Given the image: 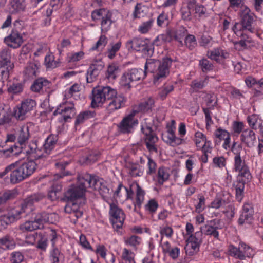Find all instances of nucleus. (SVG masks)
<instances>
[{
    "label": "nucleus",
    "mask_w": 263,
    "mask_h": 263,
    "mask_svg": "<svg viewBox=\"0 0 263 263\" xmlns=\"http://www.w3.org/2000/svg\"><path fill=\"white\" fill-rule=\"evenodd\" d=\"M14 239L8 235L0 238V248L4 250H11L15 248Z\"/></svg>",
    "instance_id": "nucleus-34"
},
{
    "label": "nucleus",
    "mask_w": 263,
    "mask_h": 263,
    "mask_svg": "<svg viewBox=\"0 0 263 263\" xmlns=\"http://www.w3.org/2000/svg\"><path fill=\"white\" fill-rule=\"evenodd\" d=\"M253 214H251L241 213L238 220V224L243 225L251 223L253 219Z\"/></svg>",
    "instance_id": "nucleus-58"
},
{
    "label": "nucleus",
    "mask_w": 263,
    "mask_h": 263,
    "mask_svg": "<svg viewBox=\"0 0 263 263\" xmlns=\"http://www.w3.org/2000/svg\"><path fill=\"white\" fill-rule=\"evenodd\" d=\"M137 190L136 192V197L135 202L136 207L140 208L144 200L145 192L137 184Z\"/></svg>",
    "instance_id": "nucleus-47"
},
{
    "label": "nucleus",
    "mask_w": 263,
    "mask_h": 263,
    "mask_svg": "<svg viewBox=\"0 0 263 263\" xmlns=\"http://www.w3.org/2000/svg\"><path fill=\"white\" fill-rule=\"evenodd\" d=\"M62 190V185L59 182H55L51 186L48 196L51 200L57 198V194Z\"/></svg>",
    "instance_id": "nucleus-50"
},
{
    "label": "nucleus",
    "mask_w": 263,
    "mask_h": 263,
    "mask_svg": "<svg viewBox=\"0 0 263 263\" xmlns=\"http://www.w3.org/2000/svg\"><path fill=\"white\" fill-rule=\"evenodd\" d=\"M101 88L106 101L113 99L117 95V90L110 86H101Z\"/></svg>",
    "instance_id": "nucleus-41"
},
{
    "label": "nucleus",
    "mask_w": 263,
    "mask_h": 263,
    "mask_svg": "<svg viewBox=\"0 0 263 263\" xmlns=\"http://www.w3.org/2000/svg\"><path fill=\"white\" fill-rule=\"evenodd\" d=\"M58 114H61L65 122H67L68 119H71L76 114V109L74 107L73 104H71L70 106L65 107L64 109L57 108L53 113L54 116Z\"/></svg>",
    "instance_id": "nucleus-22"
},
{
    "label": "nucleus",
    "mask_w": 263,
    "mask_h": 263,
    "mask_svg": "<svg viewBox=\"0 0 263 263\" xmlns=\"http://www.w3.org/2000/svg\"><path fill=\"white\" fill-rule=\"evenodd\" d=\"M141 129L145 136V143L150 142L151 143H156L158 141V138L156 135L154 133L151 127L147 126L145 128H144L142 126Z\"/></svg>",
    "instance_id": "nucleus-31"
},
{
    "label": "nucleus",
    "mask_w": 263,
    "mask_h": 263,
    "mask_svg": "<svg viewBox=\"0 0 263 263\" xmlns=\"http://www.w3.org/2000/svg\"><path fill=\"white\" fill-rule=\"evenodd\" d=\"M170 21L168 14L163 11L157 17V23L159 27L167 25Z\"/></svg>",
    "instance_id": "nucleus-59"
},
{
    "label": "nucleus",
    "mask_w": 263,
    "mask_h": 263,
    "mask_svg": "<svg viewBox=\"0 0 263 263\" xmlns=\"http://www.w3.org/2000/svg\"><path fill=\"white\" fill-rule=\"evenodd\" d=\"M195 136L197 138L202 139V141L204 142V144L200 147L202 148L203 153H211L212 149V147L211 146V143L210 141L206 140L204 135L200 132H198L195 133Z\"/></svg>",
    "instance_id": "nucleus-40"
},
{
    "label": "nucleus",
    "mask_w": 263,
    "mask_h": 263,
    "mask_svg": "<svg viewBox=\"0 0 263 263\" xmlns=\"http://www.w3.org/2000/svg\"><path fill=\"white\" fill-rule=\"evenodd\" d=\"M14 166L12 171L15 181H23L30 176L35 171L36 165V162L30 161L23 164L18 168H16L15 163H13Z\"/></svg>",
    "instance_id": "nucleus-8"
},
{
    "label": "nucleus",
    "mask_w": 263,
    "mask_h": 263,
    "mask_svg": "<svg viewBox=\"0 0 263 263\" xmlns=\"http://www.w3.org/2000/svg\"><path fill=\"white\" fill-rule=\"evenodd\" d=\"M146 77L142 69L132 68L125 72L121 77V85L128 89H130V84L135 81H137Z\"/></svg>",
    "instance_id": "nucleus-9"
},
{
    "label": "nucleus",
    "mask_w": 263,
    "mask_h": 263,
    "mask_svg": "<svg viewBox=\"0 0 263 263\" xmlns=\"http://www.w3.org/2000/svg\"><path fill=\"white\" fill-rule=\"evenodd\" d=\"M202 233L196 232L194 235H191L186 239L184 248L185 253L189 255H193L198 252L201 243Z\"/></svg>",
    "instance_id": "nucleus-12"
},
{
    "label": "nucleus",
    "mask_w": 263,
    "mask_h": 263,
    "mask_svg": "<svg viewBox=\"0 0 263 263\" xmlns=\"http://www.w3.org/2000/svg\"><path fill=\"white\" fill-rule=\"evenodd\" d=\"M228 252L231 256L240 260L252 257L255 253L253 248L242 241L239 243L238 248L233 245H229L228 247Z\"/></svg>",
    "instance_id": "nucleus-6"
},
{
    "label": "nucleus",
    "mask_w": 263,
    "mask_h": 263,
    "mask_svg": "<svg viewBox=\"0 0 263 263\" xmlns=\"http://www.w3.org/2000/svg\"><path fill=\"white\" fill-rule=\"evenodd\" d=\"M77 181H100L99 176L89 174L86 172H83L78 173L77 176Z\"/></svg>",
    "instance_id": "nucleus-42"
},
{
    "label": "nucleus",
    "mask_w": 263,
    "mask_h": 263,
    "mask_svg": "<svg viewBox=\"0 0 263 263\" xmlns=\"http://www.w3.org/2000/svg\"><path fill=\"white\" fill-rule=\"evenodd\" d=\"M101 182H77L70 185L64 193L65 198L69 201H85V193L87 187L97 191L100 189Z\"/></svg>",
    "instance_id": "nucleus-2"
},
{
    "label": "nucleus",
    "mask_w": 263,
    "mask_h": 263,
    "mask_svg": "<svg viewBox=\"0 0 263 263\" xmlns=\"http://www.w3.org/2000/svg\"><path fill=\"white\" fill-rule=\"evenodd\" d=\"M36 106L35 100L27 99L22 102L20 106L14 108L13 115L18 120H23L26 117V114L33 109Z\"/></svg>",
    "instance_id": "nucleus-11"
},
{
    "label": "nucleus",
    "mask_w": 263,
    "mask_h": 263,
    "mask_svg": "<svg viewBox=\"0 0 263 263\" xmlns=\"http://www.w3.org/2000/svg\"><path fill=\"white\" fill-rule=\"evenodd\" d=\"M221 220L215 219L208 222V223L201 228L199 231L206 235H209L218 239L219 237V232L217 230L221 228L220 225Z\"/></svg>",
    "instance_id": "nucleus-14"
},
{
    "label": "nucleus",
    "mask_w": 263,
    "mask_h": 263,
    "mask_svg": "<svg viewBox=\"0 0 263 263\" xmlns=\"http://www.w3.org/2000/svg\"><path fill=\"white\" fill-rule=\"evenodd\" d=\"M135 116V112L131 111L130 114L122 119L118 126L122 133H129L134 125L138 124V120H134Z\"/></svg>",
    "instance_id": "nucleus-16"
},
{
    "label": "nucleus",
    "mask_w": 263,
    "mask_h": 263,
    "mask_svg": "<svg viewBox=\"0 0 263 263\" xmlns=\"http://www.w3.org/2000/svg\"><path fill=\"white\" fill-rule=\"evenodd\" d=\"M193 4V2H191V0H187L186 5L181 7L180 13L182 20L184 21H190L192 20L191 11L192 10Z\"/></svg>",
    "instance_id": "nucleus-28"
},
{
    "label": "nucleus",
    "mask_w": 263,
    "mask_h": 263,
    "mask_svg": "<svg viewBox=\"0 0 263 263\" xmlns=\"http://www.w3.org/2000/svg\"><path fill=\"white\" fill-rule=\"evenodd\" d=\"M43 197L41 194H34L26 198L21 206L11 209L7 214L8 221L12 223L29 215L33 210V204L41 200Z\"/></svg>",
    "instance_id": "nucleus-3"
},
{
    "label": "nucleus",
    "mask_w": 263,
    "mask_h": 263,
    "mask_svg": "<svg viewBox=\"0 0 263 263\" xmlns=\"http://www.w3.org/2000/svg\"><path fill=\"white\" fill-rule=\"evenodd\" d=\"M13 166V164H11L6 166L4 171L0 173V179H3L6 181H15L12 171Z\"/></svg>",
    "instance_id": "nucleus-37"
},
{
    "label": "nucleus",
    "mask_w": 263,
    "mask_h": 263,
    "mask_svg": "<svg viewBox=\"0 0 263 263\" xmlns=\"http://www.w3.org/2000/svg\"><path fill=\"white\" fill-rule=\"evenodd\" d=\"M20 230L24 232L32 231L38 229V227L36 226L35 222L33 221H27L20 226Z\"/></svg>",
    "instance_id": "nucleus-49"
},
{
    "label": "nucleus",
    "mask_w": 263,
    "mask_h": 263,
    "mask_svg": "<svg viewBox=\"0 0 263 263\" xmlns=\"http://www.w3.org/2000/svg\"><path fill=\"white\" fill-rule=\"evenodd\" d=\"M126 46L128 50L141 52L147 56L152 57L154 53V47L148 39L134 37L126 42Z\"/></svg>",
    "instance_id": "nucleus-5"
},
{
    "label": "nucleus",
    "mask_w": 263,
    "mask_h": 263,
    "mask_svg": "<svg viewBox=\"0 0 263 263\" xmlns=\"http://www.w3.org/2000/svg\"><path fill=\"white\" fill-rule=\"evenodd\" d=\"M174 90V86L172 84H165L159 92V97L161 99L166 98L167 95Z\"/></svg>",
    "instance_id": "nucleus-57"
},
{
    "label": "nucleus",
    "mask_w": 263,
    "mask_h": 263,
    "mask_svg": "<svg viewBox=\"0 0 263 263\" xmlns=\"http://www.w3.org/2000/svg\"><path fill=\"white\" fill-rule=\"evenodd\" d=\"M199 66L203 72H207L213 69V64L206 59H202L199 61Z\"/></svg>",
    "instance_id": "nucleus-55"
},
{
    "label": "nucleus",
    "mask_w": 263,
    "mask_h": 263,
    "mask_svg": "<svg viewBox=\"0 0 263 263\" xmlns=\"http://www.w3.org/2000/svg\"><path fill=\"white\" fill-rule=\"evenodd\" d=\"M234 168L236 171L239 172V176L242 177L241 181L249 180L251 178V175L250 173L248 167L245 164V161L242 160L240 153L236 150L234 152Z\"/></svg>",
    "instance_id": "nucleus-13"
},
{
    "label": "nucleus",
    "mask_w": 263,
    "mask_h": 263,
    "mask_svg": "<svg viewBox=\"0 0 263 263\" xmlns=\"http://www.w3.org/2000/svg\"><path fill=\"white\" fill-rule=\"evenodd\" d=\"M215 137L219 139L215 140L216 144H218L221 140H224L227 137L229 136L230 134L225 129L221 128H218L214 133Z\"/></svg>",
    "instance_id": "nucleus-60"
},
{
    "label": "nucleus",
    "mask_w": 263,
    "mask_h": 263,
    "mask_svg": "<svg viewBox=\"0 0 263 263\" xmlns=\"http://www.w3.org/2000/svg\"><path fill=\"white\" fill-rule=\"evenodd\" d=\"M79 243L84 249L91 251H93V248L87 240L86 237L83 234H81L79 237Z\"/></svg>",
    "instance_id": "nucleus-64"
},
{
    "label": "nucleus",
    "mask_w": 263,
    "mask_h": 263,
    "mask_svg": "<svg viewBox=\"0 0 263 263\" xmlns=\"http://www.w3.org/2000/svg\"><path fill=\"white\" fill-rule=\"evenodd\" d=\"M199 201L198 203L195 205V211L198 213L202 212L205 208V198L202 196L198 195Z\"/></svg>",
    "instance_id": "nucleus-61"
},
{
    "label": "nucleus",
    "mask_w": 263,
    "mask_h": 263,
    "mask_svg": "<svg viewBox=\"0 0 263 263\" xmlns=\"http://www.w3.org/2000/svg\"><path fill=\"white\" fill-rule=\"evenodd\" d=\"M121 42H118L115 44L113 43L110 44L111 47L109 48L107 50V57L110 59H113L117 51H118L121 47Z\"/></svg>",
    "instance_id": "nucleus-52"
},
{
    "label": "nucleus",
    "mask_w": 263,
    "mask_h": 263,
    "mask_svg": "<svg viewBox=\"0 0 263 263\" xmlns=\"http://www.w3.org/2000/svg\"><path fill=\"white\" fill-rule=\"evenodd\" d=\"M25 7L24 0H8V8L12 14L24 11Z\"/></svg>",
    "instance_id": "nucleus-26"
},
{
    "label": "nucleus",
    "mask_w": 263,
    "mask_h": 263,
    "mask_svg": "<svg viewBox=\"0 0 263 263\" xmlns=\"http://www.w3.org/2000/svg\"><path fill=\"white\" fill-rule=\"evenodd\" d=\"M135 254L132 250L124 248L121 254L122 263H135Z\"/></svg>",
    "instance_id": "nucleus-36"
},
{
    "label": "nucleus",
    "mask_w": 263,
    "mask_h": 263,
    "mask_svg": "<svg viewBox=\"0 0 263 263\" xmlns=\"http://www.w3.org/2000/svg\"><path fill=\"white\" fill-rule=\"evenodd\" d=\"M154 23L153 19H149L146 22H144L139 26L138 31L142 33L145 34L149 31L151 29Z\"/></svg>",
    "instance_id": "nucleus-56"
},
{
    "label": "nucleus",
    "mask_w": 263,
    "mask_h": 263,
    "mask_svg": "<svg viewBox=\"0 0 263 263\" xmlns=\"http://www.w3.org/2000/svg\"><path fill=\"white\" fill-rule=\"evenodd\" d=\"M81 203H78L77 202H72V203L69 202L65 207V211L68 213H73L75 217L77 218L81 217L82 216L83 213L80 210V204Z\"/></svg>",
    "instance_id": "nucleus-32"
},
{
    "label": "nucleus",
    "mask_w": 263,
    "mask_h": 263,
    "mask_svg": "<svg viewBox=\"0 0 263 263\" xmlns=\"http://www.w3.org/2000/svg\"><path fill=\"white\" fill-rule=\"evenodd\" d=\"M57 141V137L53 135H50L46 139L44 144V152L46 154H50L54 148Z\"/></svg>",
    "instance_id": "nucleus-35"
},
{
    "label": "nucleus",
    "mask_w": 263,
    "mask_h": 263,
    "mask_svg": "<svg viewBox=\"0 0 263 263\" xmlns=\"http://www.w3.org/2000/svg\"><path fill=\"white\" fill-rule=\"evenodd\" d=\"M111 14L109 12H107L103 17L101 21L102 30L107 31L112 23L111 20Z\"/></svg>",
    "instance_id": "nucleus-45"
},
{
    "label": "nucleus",
    "mask_w": 263,
    "mask_h": 263,
    "mask_svg": "<svg viewBox=\"0 0 263 263\" xmlns=\"http://www.w3.org/2000/svg\"><path fill=\"white\" fill-rule=\"evenodd\" d=\"M159 233L161 235V241L164 236L171 238L173 235L174 231L171 227L168 226H162L160 227Z\"/></svg>",
    "instance_id": "nucleus-46"
},
{
    "label": "nucleus",
    "mask_w": 263,
    "mask_h": 263,
    "mask_svg": "<svg viewBox=\"0 0 263 263\" xmlns=\"http://www.w3.org/2000/svg\"><path fill=\"white\" fill-rule=\"evenodd\" d=\"M103 66L101 64L97 65L92 64L87 70L86 81L87 83H92L95 81L98 76L100 71L102 69Z\"/></svg>",
    "instance_id": "nucleus-24"
},
{
    "label": "nucleus",
    "mask_w": 263,
    "mask_h": 263,
    "mask_svg": "<svg viewBox=\"0 0 263 263\" xmlns=\"http://www.w3.org/2000/svg\"><path fill=\"white\" fill-rule=\"evenodd\" d=\"M46 215V212H42L36 215L34 221L35 222L36 226L38 227V229H43L44 228V224L47 223Z\"/></svg>",
    "instance_id": "nucleus-48"
},
{
    "label": "nucleus",
    "mask_w": 263,
    "mask_h": 263,
    "mask_svg": "<svg viewBox=\"0 0 263 263\" xmlns=\"http://www.w3.org/2000/svg\"><path fill=\"white\" fill-rule=\"evenodd\" d=\"M13 67L10 50L7 48L3 49L0 51V73L3 81L9 79L10 72Z\"/></svg>",
    "instance_id": "nucleus-7"
},
{
    "label": "nucleus",
    "mask_w": 263,
    "mask_h": 263,
    "mask_svg": "<svg viewBox=\"0 0 263 263\" xmlns=\"http://www.w3.org/2000/svg\"><path fill=\"white\" fill-rule=\"evenodd\" d=\"M158 208V204L155 199H151L145 205V210L152 214L155 213Z\"/></svg>",
    "instance_id": "nucleus-62"
},
{
    "label": "nucleus",
    "mask_w": 263,
    "mask_h": 263,
    "mask_svg": "<svg viewBox=\"0 0 263 263\" xmlns=\"http://www.w3.org/2000/svg\"><path fill=\"white\" fill-rule=\"evenodd\" d=\"M184 44L190 50H193L197 45L195 36L191 34L187 35L185 37Z\"/></svg>",
    "instance_id": "nucleus-54"
},
{
    "label": "nucleus",
    "mask_w": 263,
    "mask_h": 263,
    "mask_svg": "<svg viewBox=\"0 0 263 263\" xmlns=\"http://www.w3.org/2000/svg\"><path fill=\"white\" fill-rule=\"evenodd\" d=\"M124 242L125 245L130 247L133 250L137 251L142 243L141 237L132 235L124 238Z\"/></svg>",
    "instance_id": "nucleus-25"
},
{
    "label": "nucleus",
    "mask_w": 263,
    "mask_h": 263,
    "mask_svg": "<svg viewBox=\"0 0 263 263\" xmlns=\"http://www.w3.org/2000/svg\"><path fill=\"white\" fill-rule=\"evenodd\" d=\"M255 16L248 8H246L241 16L239 23L236 22L232 27V30L237 35H242L243 32L255 33L256 30L253 26L255 21Z\"/></svg>",
    "instance_id": "nucleus-4"
},
{
    "label": "nucleus",
    "mask_w": 263,
    "mask_h": 263,
    "mask_svg": "<svg viewBox=\"0 0 263 263\" xmlns=\"http://www.w3.org/2000/svg\"><path fill=\"white\" fill-rule=\"evenodd\" d=\"M24 259V255L20 251H14L10 254L11 263H21Z\"/></svg>",
    "instance_id": "nucleus-51"
},
{
    "label": "nucleus",
    "mask_w": 263,
    "mask_h": 263,
    "mask_svg": "<svg viewBox=\"0 0 263 263\" xmlns=\"http://www.w3.org/2000/svg\"><path fill=\"white\" fill-rule=\"evenodd\" d=\"M245 83L248 87H254L255 89L263 87V78L257 81L252 77H248L245 80Z\"/></svg>",
    "instance_id": "nucleus-43"
},
{
    "label": "nucleus",
    "mask_w": 263,
    "mask_h": 263,
    "mask_svg": "<svg viewBox=\"0 0 263 263\" xmlns=\"http://www.w3.org/2000/svg\"><path fill=\"white\" fill-rule=\"evenodd\" d=\"M36 248L43 251H46L48 243L47 237L42 233H39L37 235Z\"/></svg>",
    "instance_id": "nucleus-39"
},
{
    "label": "nucleus",
    "mask_w": 263,
    "mask_h": 263,
    "mask_svg": "<svg viewBox=\"0 0 263 263\" xmlns=\"http://www.w3.org/2000/svg\"><path fill=\"white\" fill-rule=\"evenodd\" d=\"M30 137V134L29 132V128L27 126L23 127L20 130L17 135V142L20 144V146L23 148L22 145L25 144L28 140ZM30 151H25V154H31L32 155H34L35 153L36 148H33L32 147H30ZM23 151L24 152V150Z\"/></svg>",
    "instance_id": "nucleus-17"
},
{
    "label": "nucleus",
    "mask_w": 263,
    "mask_h": 263,
    "mask_svg": "<svg viewBox=\"0 0 263 263\" xmlns=\"http://www.w3.org/2000/svg\"><path fill=\"white\" fill-rule=\"evenodd\" d=\"M95 116L96 112L94 111L86 110L80 112L76 117L74 122L75 127H77L84 123L86 120L93 118Z\"/></svg>",
    "instance_id": "nucleus-30"
},
{
    "label": "nucleus",
    "mask_w": 263,
    "mask_h": 263,
    "mask_svg": "<svg viewBox=\"0 0 263 263\" xmlns=\"http://www.w3.org/2000/svg\"><path fill=\"white\" fill-rule=\"evenodd\" d=\"M99 157V155L98 153H92L83 158L81 161L83 164L91 165L98 160Z\"/></svg>",
    "instance_id": "nucleus-53"
},
{
    "label": "nucleus",
    "mask_w": 263,
    "mask_h": 263,
    "mask_svg": "<svg viewBox=\"0 0 263 263\" xmlns=\"http://www.w3.org/2000/svg\"><path fill=\"white\" fill-rule=\"evenodd\" d=\"M24 84L20 82L13 83L8 87L7 91L12 95H18L23 92Z\"/></svg>",
    "instance_id": "nucleus-44"
},
{
    "label": "nucleus",
    "mask_w": 263,
    "mask_h": 263,
    "mask_svg": "<svg viewBox=\"0 0 263 263\" xmlns=\"http://www.w3.org/2000/svg\"><path fill=\"white\" fill-rule=\"evenodd\" d=\"M110 102L106 108L109 112L120 109L123 107L126 101V98L122 95H116L113 99H110Z\"/></svg>",
    "instance_id": "nucleus-19"
},
{
    "label": "nucleus",
    "mask_w": 263,
    "mask_h": 263,
    "mask_svg": "<svg viewBox=\"0 0 263 263\" xmlns=\"http://www.w3.org/2000/svg\"><path fill=\"white\" fill-rule=\"evenodd\" d=\"M110 220L115 229H119L122 227L125 219L123 211L115 203L109 205Z\"/></svg>",
    "instance_id": "nucleus-10"
},
{
    "label": "nucleus",
    "mask_w": 263,
    "mask_h": 263,
    "mask_svg": "<svg viewBox=\"0 0 263 263\" xmlns=\"http://www.w3.org/2000/svg\"><path fill=\"white\" fill-rule=\"evenodd\" d=\"M241 140L245 143L248 147H252L255 145L256 141L255 133L251 129H245L242 131L241 135Z\"/></svg>",
    "instance_id": "nucleus-23"
},
{
    "label": "nucleus",
    "mask_w": 263,
    "mask_h": 263,
    "mask_svg": "<svg viewBox=\"0 0 263 263\" xmlns=\"http://www.w3.org/2000/svg\"><path fill=\"white\" fill-rule=\"evenodd\" d=\"M246 33L243 32L242 35H239L241 39L235 43V45L237 48H239V50L247 49L249 47L248 44L252 42L251 39Z\"/></svg>",
    "instance_id": "nucleus-38"
},
{
    "label": "nucleus",
    "mask_w": 263,
    "mask_h": 263,
    "mask_svg": "<svg viewBox=\"0 0 263 263\" xmlns=\"http://www.w3.org/2000/svg\"><path fill=\"white\" fill-rule=\"evenodd\" d=\"M173 40L177 41L181 46L184 45L183 39L186 36L187 30L185 27L181 26L176 30H171Z\"/></svg>",
    "instance_id": "nucleus-29"
},
{
    "label": "nucleus",
    "mask_w": 263,
    "mask_h": 263,
    "mask_svg": "<svg viewBox=\"0 0 263 263\" xmlns=\"http://www.w3.org/2000/svg\"><path fill=\"white\" fill-rule=\"evenodd\" d=\"M2 156L18 157V160H20L25 157V152L23 151L22 147H18V146L14 144L7 149H0V157Z\"/></svg>",
    "instance_id": "nucleus-18"
},
{
    "label": "nucleus",
    "mask_w": 263,
    "mask_h": 263,
    "mask_svg": "<svg viewBox=\"0 0 263 263\" xmlns=\"http://www.w3.org/2000/svg\"><path fill=\"white\" fill-rule=\"evenodd\" d=\"M191 2L194 4L192 6V11H194V16L199 18L205 17L206 8L203 5L198 3L197 0H191Z\"/></svg>",
    "instance_id": "nucleus-33"
},
{
    "label": "nucleus",
    "mask_w": 263,
    "mask_h": 263,
    "mask_svg": "<svg viewBox=\"0 0 263 263\" xmlns=\"http://www.w3.org/2000/svg\"><path fill=\"white\" fill-rule=\"evenodd\" d=\"M101 86H97L93 88L92 90V101L91 106L95 108L102 106L106 101L104 95L102 92Z\"/></svg>",
    "instance_id": "nucleus-21"
},
{
    "label": "nucleus",
    "mask_w": 263,
    "mask_h": 263,
    "mask_svg": "<svg viewBox=\"0 0 263 263\" xmlns=\"http://www.w3.org/2000/svg\"><path fill=\"white\" fill-rule=\"evenodd\" d=\"M169 172L167 168L161 166L159 168L158 171V178L159 180L161 179L162 181H166L169 178Z\"/></svg>",
    "instance_id": "nucleus-63"
},
{
    "label": "nucleus",
    "mask_w": 263,
    "mask_h": 263,
    "mask_svg": "<svg viewBox=\"0 0 263 263\" xmlns=\"http://www.w3.org/2000/svg\"><path fill=\"white\" fill-rule=\"evenodd\" d=\"M155 105V100L152 97H149L147 99L140 103L136 109L132 111L135 112V115L138 112L150 113L152 111V109Z\"/></svg>",
    "instance_id": "nucleus-20"
},
{
    "label": "nucleus",
    "mask_w": 263,
    "mask_h": 263,
    "mask_svg": "<svg viewBox=\"0 0 263 263\" xmlns=\"http://www.w3.org/2000/svg\"><path fill=\"white\" fill-rule=\"evenodd\" d=\"M50 82L47 79L41 77L36 79L32 84L30 89L35 92H39L43 87L49 88Z\"/></svg>",
    "instance_id": "nucleus-27"
},
{
    "label": "nucleus",
    "mask_w": 263,
    "mask_h": 263,
    "mask_svg": "<svg viewBox=\"0 0 263 263\" xmlns=\"http://www.w3.org/2000/svg\"><path fill=\"white\" fill-rule=\"evenodd\" d=\"M4 42L10 47L17 48L23 42L21 34L15 29H13L11 33L4 39Z\"/></svg>",
    "instance_id": "nucleus-15"
},
{
    "label": "nucleus",
    "mask_w": 263,
    "mask_h": 263,
    "mask_svg": "<svg viewBox=\"0 0 263 263\" xmlns=\"http://www.w3.org/2000/svg\"><path fill=\"white\" fill-rule=\"evenodd\" d=\"M172 63L171 58H163L162 61L154 59H147L144 66V72L154 73V82L156 83L159 80L165 78L169 74V69Z\"/></svg>",
    "instance_id": "nucleus-1"
}]
</instances>
